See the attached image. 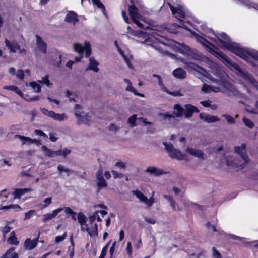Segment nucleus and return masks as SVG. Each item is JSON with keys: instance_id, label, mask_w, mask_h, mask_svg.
Wrapping results in <instances>:
<instances>
[{"instance_id": "nucleus-28", "label": "nucleus", "mask_w": 258, "mask_h": 258, "mask_svg": "<svg viewBox=\"0 0 258 258\" xmlns=\"http://www.w3.org/2000/svg\"><path fill=\"white\" fill-rule=\"evenodd\" d=\"M52 118H53L54 120H58L59 121H63L67 118V117L66 116V114H58L54 112L52 116L51 117Z\"/></svg>"}, {"instance_id": "nucleus-1", "label": "nucleus", "mask_w": 258, "mask_h": 258, "mask_svg": "<svg viewBox=\"0 0 258 258\" xmlns=\"http://www.w3.org/2000/svg\"><path fill=\"white\" fill-rule=\"evenodd\" d=\"M217 39L222 45V48H226L244 61L250 63H252V59L258 61V51L249 50L246 48L241 47L238 43L230 42L229 36L226 33L220 34Z\"/></svg>"}, {"instance_id": "nucleus-61", "label": "nucleus", "mask_w": 258, "mask_h": 258, "mask_svg": "<svg viewBox=\"0 0 258 258\" xmlns=\"http://www.w3.org/2000/svg\"><path fill=\"white\" fill-rule=\"evenodd\" d=\"M10 206H12L10 207V209H13L15 211H19L21 210V208L19 205L11 204Z\"/></svg>"}, {"instance_id": "nucleus-5", "label": "nucleus", "mask_w": 258, "mask_h": 258, "mask_svg": "<svg viewBox=\"0 0 258 258\" xmlns=\"http://www.w3.org/2000/svg\"><path fill=\"white\" fill-rule=\"evenodd\" d=\"M163 144L168 152L170 158L178 160L185 159V155L182 154L179 150L175 148L171 143H167L166 142H164Z\"/></svg>"}, {"instance_id": "nucleus-36", "label": "nucleus", "mask_w": 258, "mask_h": 258, "mask_svg": "<svg viewBox=\"0 0 258 258\" xmlns=\"http://www.w3.org/2000/svg\"><path fill=\"white\" fill-rule=\"evenodd\" d=\"M57 170L59 171L60 173H62V172H65L67 173V175L69 176V173L70 172H73L72 170H70L69 169H65L64 167L61 165H59L57 166Z\"/></svg>"}, {"instance_id": "nucleus-54", "label": "nucleus", "mask_w": 258, "mask_h": 258, "mask_svg": "<svg viewBox=\"0 0 258 258\" xmlns=\"http://www.w3.org/2000/svg\"><path fill=\"white\" fill-rule=\"evenodd\" d=\"M211 86L208 84H205L203 85L202 88V91L204 92H208L211 91Z\"/></svg>"}, {"instance_id": "nucleus-41", "label": "nucleus", "mask_w": 258, "mask_h": 258, "mask_svg": "<svg viewBox=\"0 0 258 258\" xmlns=\"http://www.w3.org/2000/svg\"><path fill=\"white\" fill-rule=\"evenodd\" d=\"M81 109V106L79 104H76L75 105V116L78 118H80L81 117V113L79 111V109Z\"/></svg>"}, {"instance_id": "nucleus-15", "label": "nucleus", "mask_w": 258, "mask_h": 258, "mask_svg": "<svg viewBox=\"0 0 258 258\" xmlns=\"http://www.w3.org/2000/svg\"><path fill=\"white\" fill-rule=\"evenodd\" d=\"M41 149L44 152L45 156H47L49 157L53 158L56 156H60V151H53L45 146H42Z\"/></svg>"}, {"instance_id": "nucleus-17", "label": "nucleus", "mask_w": 258, "mask_h": 258, "mask_svg": "<svg viewBox=\"0 0 258 258\" xmlns=\"http://www.w3.org/2000/svg\"><path fill=\"white\" fill-rule=\"evenodd\" d=\"M172 74L177 79H183L186 77V72L183 68H178L173 70Z\"/></svg>"}, {"instance_id": "nucleus-43", "label": "nucleus", "mask_w": 258, "mask_h": 258, "mask_svg": "<svg viewBox=\"0 0 258 258\" xmlns=\"http://www.w3.org/2000/svg\"><path fill=\"white\" fill-rule=\"evenodd\" d=\"M92 1L98 8L105 9L104 5L100 0H92Z\"/></svg>"}, {"instance_id": "nucleus-40", "label": "nucleus", "mask_w": 258, "mask_h": 258, "mask_svg": "<svg viewBox=\"0 0 258 258\" xmlns=\"http://www.w3.org/2000/svg\"><path fill=\"white\" fill-rule=\"evenodd\" d=\"M222 116L224 117L229 123L233 124L235 122L234 118L230 115L227 114H223Z\"/></svg>"}, {"instance_id": "nucleus-62", "label": "nucleus", "mask_w": 258, "mask_h": 258, "mask_svg": "<svg viewBox=\"0 0 258 258\" xmlns=\"http://www.w3.org/2000/svg\"><path fill=\"white\" fill-rule=\"evenodd\" d=\"M126 90L134 93L136 89L133 87L132 83L130 82V83L127 85V86L126 88Z\"/></svg>"}, {"instance_id": "nucleus-37", "label": "nucleus", "mask_w": 258, "mask_h": 258, "mask_svg": "<svg viewBox=\"0 0 258 258\" xmlns=\"http://www.w3.org/2000/svg\"><path fill=\"white\" fill-rule=\"evenodd\" d=\"M41 111L42 112L43 114L44 115L51 118L52 116L54 111H49L48 109H46L45 108H41Z\"/></svg>"}, {"instance_id": "nucleus-63", "label": "nucleus", "mask_w": 258, "mask_h": 258, "mask_svg": "<svg viewBox=\"0 0 258 258\" xmlns=\"http://www.w3.org/2000/svg\"><path fill=\"white\" fill-rule=\"evenodd\" d=\"M5 89H9L12 91H16L18 90V87L16 86L10 85V86H6L4 87Z\"/></svg>"}, {"instance_id": "nucleus-55", "label": "nucleus", "mask_w": 258, "mask_h": 258, "mask_svg": "<svg viewBox=\"0 0 258 258\" xmlns=\"http://www.w3.org/2000/svg\"><path fill=\"white\" fill-rule=\"evenodd\" d=\"M167 4L169 6L172 14L174 15H176L178 8L175 7L170 3L169 2L167 3Z\"/></svg>"}, {"instance_id": "nucleus-6", "label": "nucleus", "mask_w": 258, "mask_h": 258, "mask_svg": "<svg viewBox=\"0 0 258 258\" xmlns=\"http://www.w3.org/2000/svg\"><path fill=\"white\" fill-rule=\"evenodd\" d=\"M180 25L175 23L166 24L164 29L167 32L170 33H177L178 32V29L180 27L188 31L189 30L188 27L184 24V22L182 20H180Z\"/></svg>"}, {"instance_id": "nucleus-39", "label": "nucleus", "mask_w": 258, "mask_h": 258, "mask_svg": "<svg viewBox=\"0 0 258 258\" xmlns=\"http://www.w3.org/2000/svg\"><path fill=\"white\" fill-rule=\"evenodd\" d=\"M177 18L180 21V19L184 18L185 17V13L180 8H178L177 11Z\"/></svg>"}, {"instance_id": "nucleus-60", "label": "nucleus", "mask_w": 258, "mask_h": 258, "mask_svg": "<svg viewBox=\"0 0 258 258\" xmlns=\"http://www.w3.org/2000/svg\"><path fill=\"white\" fill-rule=\"evenodd\" d=\"M211 101L209 100L202 101L200 102V103L205 107H209L211 106L210 104Z\"/></svg>"}, {"instance_id": "nucleus-38", "label": "nucleus", "mask_w": 258, "mask_h": 258, "mask_svg": "<svg viewBox=\"0 0 258 258\" xmlns=\"http://www.w3.org/2000/svg\"><path fill=\"white\" fill-rule=\"evenodd\" d=\"M35 210H30L28 212H26L25 214L24 220H27L31 218V217L35 213Z\"/></svg>"}, {"instance_id": "nucleus-29", "label": "nucleus", "mask_w": 258, "mask_h": 258, "mask_svg": "<svg viewBox=\"0 0 258 258\" xmlns=\"http://www.w3.org/2000/svg\"><path fill=\"white\" fill-rule=\"evenodd\" d=\"M74 49L75 51L81 55H83L84 51V48L82 46V45L79 43H76L74 45Z\"/></svg>"}, {"instance_id": "nucleus-47", "label": "nucleus", "mask_w": 258, "mask_h": 258, "mask_svg": "<svg viewBox=\"0 0 258 258\" xmlns=\"http://www.w3.org/2000/svg\"><path fill=\"white\" fill-rule=\"evenodd\" d=\"M213 255L214 257L221 258V253L214 247H212Z\"/></svg>"}, {"instance_id": "nucleus-11", "label": "nucleus", "mask_w": 258, "mask_h": 258, "mask_svg": "<svg viewBox=\"0 0 258 258\" xmlns=\"http://www.w3.org/2000/svg\"><path fill=\"white\" fill-rule=\"evenodd\" d=\"M36 45L39 51L45 54L47 52V44L43 41L42 38L39 35H36Z\"/></svg>"}, {"instance_id": "nucleus-22", "label": "nucleus", "mask_w": 258, "mask_h": 258, "mask_svg": "<svg viewBox=\"0 0 258 258\" xmlns=\"http://www.w3.org/2000/svg\"><path fill=\"white\" fill-rule=\"evenodd\" d=\"M30 191V188H18L14 191V195L15 198H20L22 195Z\"/></svg>"}, {"instance_id": "nucleus-49", "label": "nucleus", "mask_w": 258, "mask_h": 258, "mask_svg": "<svg viewBox=\"0 0 258 258\" xmlns=\"http://www.w3.org/2000/svg\"><path fill=\"white\" fill-rule=\"evenodd\" d=\"M70 241H71V246H72V249L69 253V256H70V258H73V256L74 255V242L73 241V239L72 237H70Z\"/></svg>"}, {"instance_id": "nucleus-59", "label": "nucleus", "mask_w": 258, "mask_h": 258, "mask_svg": "<svg viewBox=\"0 0 258 258\" xmlns=\"http://www.w3.org/2000/svg\"><path fill=\"white\" fill-rule=\"evenodd\" d=\"M116 241H114L113 242V243H112V246H111V247L110 248V249H109V253H110V257H111L113 255V254L114 252V250H115V245H116Z\"/></svg>"}, {"instance_id": "nucleus-2", "label": "nucleus", "mask_w": 258, "mask_h": 258, "mask_svg": "<svg viewBox=\"0 0 258 258\" xmlns=\"http://www.w3.org/2000/svg\"><path fill=\"white\" fill-rule=\"evenodd\" d=\"M199 41L210 54L218 58L231 70H234L239 73H242V69L236 63L233 61L226 54L219 50L215 45L202 37H200Z\"/></svg>"}, {"instance_id": "nucleus-51", "label": "nucleus", "mask_w": 258, "mask_h": 258, "mask_svg": "<svg viewBox=\"0 0 258 258\" xmlns=\"http://www.w3.org/2000/svg\"><path fill=\"white\" fill-rule=\"evenodd\" d=\"M121 15H122V17L124 20V21L127 24H130V21H129V19L127 16V14H126V11L125 10H122L121 11Z\"/></svg>"}, {"instance_id": "nucleus-64", "label": "nucleus", "mask_w": 258, "mask_h": 258, "mask_svg": "<svg viewBox=\"0 0 258 258\" xmlns=\"http://www.w3.org/2000/svg\"><path fill=\"white\" fill-rule=\"evenodd\" d=\"M145 220L147 222L150 224H154L156 223V220L153 218L146 217Z\"/></svg>"}, {"instance_id": "nucleus-12", "label": "nucleus", "mask_w": 258, "mask_h": 258, "mask_svg": "<svg viewBox=\"0 0 258 258\" xmlns=\"http://www.w3.org/2000/svg\"><path fill=\"white\" fill-rule=\"evenodd\" d=\"M186 151L190 155L201 159L204 160L207 158V156L203 153L202 150H196L191 148H187Z\"/></svg>"}, {"instance_id": "nucleus-19", "label": "nucleus", "mask_w": 258, "mask_h": 258, "mask_svg": "<svg viewBox=\"0 0 258 258\" xmlns=\"http://www.w3.org/2000/svg\"><path fill=\"white\" fill-rule=\"evenodd\" d=\"M146 172L149 173L151 174H153L155 176H159L166 173V172H165L163 170L157 168L153 166L148 167L147 168Z\"/></svg>"}, {"instance_id": "nucleus-44", "label": "nucleus", "mask_w": 258, "mask_h": 258, "mask_svg": "<svg viewBox=\"0 0 258 258\" xmlns=\"http://www.w3.org/2000/svg\"><path fill=\"white\" fill-rule=\"evenodd\" d=\"M143 202L145 203L148 207H150L154 203V199L153 197H150L149 199L147 198L146 200L144 201Z\"/></svg>"}, {"instance_id": "nucleus-27", "label": "nucleus", "mask_w": 258, "mask_h": 258, "mask_svg": "<svg viewBox=\"0 0 258 258\" xmlns=\"http://www.w3.org/2000/svg\"><path fill=\"white\" fill-rule=\"evenodd\" d=\"M11 234L13 235H11L8 239L7 241L8 243H9L10 244L12 245H17L19 244V241H17V237H16L15 235L14 231H13Z\"/></svg>"}, {"instance_id": "nucleus-32", "label": "nucleus", "mask_w": 258, "mask_h": 258, "mask_svg": "<svg viewBox=\"0 0 258 258\" xmlns=\"http://www.w3.org/2000/svg\"><path fill=\"white\" fill-rule=\"evenodd\" d=\"M242 121L245 126H247L249 128H252L254 126V123L253 122L250 120L249 119H248L246 118L245 117H243L242 118Z\"/></svg>"}, {"instance_id": "nucleus-34", "label": "nucleus", "mask_w": 258, "mask_h": 258, "mask_svg": "<svg viewBox=\"0 0 258 258\" xmlns=\"http://www.w3.org/2000/svg\"><path fill=\"white\" fill-rule=\"evenodd\" d=\"M110 242H111V241H109L107 243V244L103 247V248L101 250V254L98 258H104L105 257V256L106 254L107 250H108V247Z\"/></svg>"}, {"instance_id": "nucleus-4", "label": "nucleus", "mask_w": 258, "mask_h": 258, "mask_svg": "<svg viewBox=\"0 0 258 258\" xmlns=\"http://www.w3.org/2000/svg\"><path fill=\"white\" fill-rule=\"evenodd\" d=\"M129 15L132 21L140 28L143 29L144 25L140 22L142 16L139 13V9L135 6L134 2L128 6Z\"/></svg>"}, {"instance_id": "nucleus-57", "label": "nucleus", "mask_w": 258, "mask_h": 258, "mask_svg": "<svg viewBox=\"0 0 258 258\" xmlns=\"http://www.w3.org/2000/svg\"><path fill=\"white\" fill-rule=\"evenodd\" d=\"M126 251L128 255H131L132 253V247L131 242H127V243Z\"/></svg>"}, {"instance_id": "nucleus-30", "label": "nucleus", "mask_w": 258, "mask_h": 258, "mask_svg": "<svg viewBox=\"0 0 258 258\" xmlns=\"http://www.w3.org/2000/svg\"><path fill=\"white\" fill-rule=\"evenodd\" d=\"M97 180L98 182L97 185L99 189H100L101 188L106 187L107 186V183L104 178L97 179Z\"/></svg>"}, {"instance_id": "nucleus-3", "label": "nucleus", "mask_w": 258, "mask_h": 258, "mask_svg": "<svg viewBox=\"0 0 258 258\" xmlns=\"http://www.w3.org/2000/svg\"><path fill=\"white\" fill-rule=\"evenodd\" d=\"M245 149L246 144L244 143H242L240 146L234 147V152L240 155L241 159L244 161L243 163H238V160L236 159L232 161H230L228 159H227V165L228 166L239 168L240 169L244 168L249 161Z\"/></svg>"}, {"instance_id": "nucleus-42", "label": "nucleus", "mask_w": 258, "mask_h": 258, "mask_svg": "<svg viewBox=\"0 0 258 258\" xmlns=\"http://www.w3.org/2000/svg\"><path fill=\"white\" fill-rule=\"evenodd\" d=\"M57 151L60 152V156H63L64 158L67 157V156L71 153V150L67 149V148L63 149L62 151L61 150H57Z\"/></svg>"}, {"instance_id": "nucleus-33", "label": "nucleus", "mask_w": 258, "mask_h": 258, "mask_svg": "<svg viewBox=\"0 0 258 258\" xmlns=\"http://www.w3.org/2000/svg\"><path fill=\"white\" fill-rule=\"evenodd\" d=\"M30 86L34 90L35 92L39 93L41 91V87L35 82H32L30 83Z\"/></svg>"}, {"instance_id": "nucleus-16", "label": "nucleus", "mask_w": 258, "mask_h": 258, "mask_svg": "<svg viewBox=\"0 0 258 258\" xmlns=\"http://www.w3.org/2000/svg\"><path fill=\"white\" fill-rule=\"evenodd\" d=\"M200 119L204 120V121L208 123L215 122L220 120V119L215 116L205 115L204 113H201L199 115Z\"/></svg>"}, {"instance_id": "nucleus-56", "label": "nucleus", "mask_w": 258, "mask_h": 258, "mask_svg": "<svg viewBox=\"0 0 258 258\" xmlns=\"http://www.w3.org/2000/svg\"><path fill=\"white\" fill-rule=\"evenodd\" d=\"M97 213V212H96L95 213H93L92 215L90 216L89 217V223L90 224H93L95 220H96Z\"/></svg>"}, {"instance_id": "nucleus-9", "label": "nucleus", "mask_w": 258, "mask_h": 258, "mask_svg": "<svg viewBox=\"0 0 258 258\" xmlns=\"http://www.w3.org/2000/svg\"><path fill=\"white\" fill-rule=\"evenodd\" d=\"M184 114L186 118L191 117L194 112L199 113L200 112L199 109L193 105L187 104L184 105Z\"/></svg>"}, {"instance_id": "nucleus-25", "label": "nucleus", "mask_w": 258, "mask_h": 258, "mask_svg": "<svg viewBox=\"0 0 258 258\" xmlns=\"http://www.w3.org/2000/svg\"><path fill=\"white\" fill-rule=\"evenodd\" d=\"M132 192L138 199L143 202L147 199V197L139 190H133Z\"/></svg>"}, {"instance_id": "nucleus-7", "label": "nucleus", "mask_w": 258, "mask_h": 258, "mask_svg": "<svg viewBox=\"0 0 258 258\" xmlns=\"http://www.w3.org/2000/svg\"><path fill=\"white\" fill-rule=\"evenodd\" d=\"M5 43L6 46L10 50V51L13 53H16L17 50H19L20 53H26V50L25 49H21L20 46L17 42L13 41L11 42L7 39H5Z\"/></svg>"}, {"instance_id": "nucleus-31", "label": "nucleus", "mask_w": 258, "mask_h": 258, "mask_svg": "<svg viewBox=\"0 0 258 258\" xmlns=\"http://www.w3.org/2000/svg\"><path fill=\"white\" fill-rule=\"evenodd\" d=\"M137 120V115H133L132 116H130L128 120H127V123L130 124V126L132 127H133L134 126H136V121Z\"/></svg>"}, {"instance_id": "nucleus-46", "label": "nucleus", "mask_w": 258, "mask_h": 258, "mask_svg": "<svg viewBox=\"0 0 258 258\" xmlns=\"http://www.w3.org/2000/svg\"><path fill=\"white\" fill-rule=\"evenodd\" d=\"M11 229H12V227L8 226V225H6L5 227H4L3 228L1 231H2L3 235L5 236L6 234L9 233L11 231Z\"/></svg>"}, {"instance_id": "nucleus-53", "label": "nucleus", "mask_w": 258, "mask_h": 258, "mask_svg": "<svg viewBox=\"0 0 258 258\" xmlns=\"http://www.w3.org/2000/svg\"><path fill=\"white\" fill-rule=\"evenodd\" d=\"M42 83L46 84L47 86H49L50 85V83L49 80V76L48 75H45V77H42Z\"/></svg>"}, {"instance_id": "nucleus-13", "label": "nucleus", "mask_w": 258, "mask_h": 258, "mask_svg": "<svg viewBox=\"0 0 258 258\" xmlns=\"http://www.w3.org/2000/svg\"><path fill=\"white\" fill-rule=\"evenodd\" d=\"M63 208H58L54 210H53L52 213H48L45 214L43 215V218L42 219V221L44 223H46L48 220H51V219L56 217L57 214L61 212L63 210Z\"/></svg>"}, {"instance_id": "nucleus-8", "label": "nucleus", "mask_w": 258, "mask_h": 258, "mask_svg": "<svg viewBox=\"0 0 258 258\" xmlns=\"http://www.w3.org/2000/svg\"><path fill=\"white\" fill-rule=\"evenodd\" d=\"M64 21L68 23L75 25L79 22L78 16L75 11H69L66 15Z\"/></svg>"}, {"instance_id": "nucleus-10", "label": "nucleus", "mask_w": 258, "mask_h": 258, "mask_svg": "<svg viewBox=\"0 0 258 258\" xmlns=\"http://www.w3.org/2000/svg\"><path fill=\"white\" fill-rule=\"evenodd\" d=\"M81 230L83 232L87 231L90 236H97L98 235V225L95 223L94 228L90 229L88 225L85 224L84 225H81Z\"/></svg>"}, {"instance_id": "nucleus-50", "label": "nucleus", "mask_w": 258, "mask_h": 258, "mask_svg": "<svg viewBox=\"0 0 258 258\" xmlns=\"http://www.w3.org/2000/svg\"><path fill=\"white\" fill-rule=\"evenodd\" d=\"M35 134L38 136H42L44 138H47V135L42 131L38 129L35 130Z\"/></svg>"}, {"instance_id": "nucleus-48", "label": "nucleus", "mask_w": 258, "mask_h": 258, "mask_svg": "<svg viewBox=\"0 0 258 258\" xmlns=\"http://www.w3.org/2000/svg\"><path fill=\"white\" fill-rule=\"evenodd\" d=\"M66 235H67V232H65L61 236H56L55 237V242L59 243L61 241H62L65 239Z\"/></svg>"}, {"instance_id": "nucleus-45", "label": "nucleus", "mask_w": 258, "mask_h": 258, "mask_svg": "<svg viewBox=\"0 0 258 258\" xmlns=\"http://www.w3.org/2000/svg\"><path fill=\"white\" fill-rule=\"evenodd\" d=\"M112 173L113 176V178L115 179L116 178H122L123 177V175L122 173H118L117 171L115 170H112Z\"/></svg>"}, {"instance_id": "nucleus-14", "label": "nucleus", "mask_w": 258, "mask_h": 258, "mask_svg": "<svg viewBox=\"0 0 258 258\" xmlns=\"http://www.w3.org/2000/svg\"><path fill=\"white\" fill-rule=\"evenodd\" d=\"M99 63L95 59L94 57H89V63L85 69V71L92 70L95 72H98L99 70L98 66Z\"/></svg>"}, {"instance_id": "nucleus-26", "label": "nucleus", "mask_w": 258, "mask_h": 258, "mask_svg": "<svg viewBox=\"0 0 258 258\" xmlns=\"http://www.w3.org/2000/svg\"><path fill=\"white\" fill-rule=\"evenodd\" d=\"M77 219L78 222L81 225H84L86 224L87 218L85 215L82 212H80L78 213Z\"/></svg>"}, {"instance_id": "nucleus-52", "label": "nucleus", "mask_w": 258, "mask_h": 258, "mask_svg": "<svg viewBox=\"0 0 258 258\" xmlns=\"http://www.w3.org/2000/svg\"><path fill=\"white\" fill-rule=\"evenodd\" d=\"M16 76L18 78L23 80L24 78V74L23 71L22 70H18L16 74Z\"/></svg>"}, {"instance_id": "nucleus-18", "label": "nucleus", "mask_w": 258, "mask_h": 258, "mask_svg": "<svg viewBox=\"0 0 258 258\" xmlns=\"http://www.w3.org/2000/svg\"><path fill=\"white\" fill-rule=\"evenodd\" d=\"M38 239L31 240L30 238L27 239L24 244L25 247L29 250H31L35 248L37 245Z\"/></svg>"}, {"instance_id": "nucleus-21", "label": "nucleus", "mask_w": 258, "mask_h": 258, "mask_svg": "<svg viewBox=\"0 0 258 258\" xmlns=\"http://www.w3.org/2000/svg\"><path fill=\"white\" fill-rule=\"evenodd\" d=\"M15 138H19L22 142V145L25 144H33L37 142V140L35 139H32L29 137H25L20 135H15Z\"/></svg>"}, {"instance_id": "nucleus-35", "label": "nucleus", "mask_w": 258, "mask_h": 258, "mask_svg": "<svg viewBox=\"0 0 258 258\" xmlns=\"http://www.w3.org/2000/svg\"><path fill=\"white\" fill-rule=\"evenodd\" d=\"M206 226L209 231L218 232V230L216 229V226L214 225L211 224L210 222H208L206 223Z\"/></svg>"}, {"instance_id": "nucleus-58", "label": "nucleus", "mask_w": 258, "mask_h": 258, "mask_svg": "<svg viewBox=\"0 0 258 258\" xmlns=\"http://www.w3.org/2000/svg\"><path fill=\"white\" fill-rule=\"evenodd\" d=\"M96 177L97 179L104 178L103 176V171L101 169H99L96 173Z\"/></svg>"}, {"instance_id": "nucleus-23", "label": "nucleus", "mask_w": 258, "mask_h": 258, "mask_svg": "<svg viewBox=\"0 0 258 258\" xmlns=\"http://www.w3.org/2000/svg\"><path fill=\"white\" fill-rule=\"evenodd\" d=\"M245 110L247 112L257 114H258V101H255L254 103V107H251L250 105H247L245 107Z\"/></svg>"}, {"instance_id": "nucleus-20", "label": "nucleus", "mask_w": 258, "mask_h": 258, "mask_svg": "<svg viewBox=\"0 0 258 258\" xmlns=\"http://www.w3.org/2000/svg\"><path fill=\"white\" fill-rule=\"evenodd\" d=\"M174 111L172 112L174 117H180L184 114V109L180 104H175L173 106Z\"/></svg>"}, {"instance_id": "nucleus-24", "label": "nucleus", "mask_w": 258, "mask_h": 258, "mask_svg": "<svg viewBox=\"0 0 258 258\" xmlns=\"http://www.w3.org/2000/svg\"><path fill=\"white\" fill-rule=\"evenodd\" d=\"M14 248H11L8 249L4 254H7L6 257L9 258H18V254L16 252H13Z\"/></svg>"}]
</instances>
